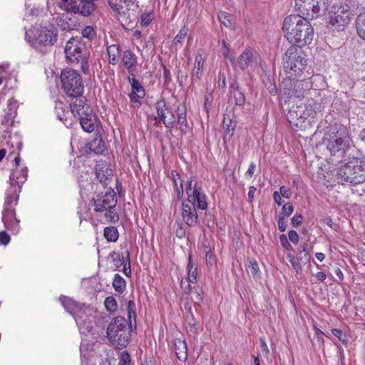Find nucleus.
<instances>
[{"label":"nucleus","mask_w":365,"mask_h":365,"mask_svg":"<svg viewBox=\"0 0 365 365\" xmlns=\"http://www.w3.org/2000/svg\"><path fill=\"white\" fill-rule=\"evenodd\" d=\"M309 19L297 15L287 16L283 22L282 30L284 37L296 47L302 48L309 45L314 36V31Z\"/></svg>","instance_id":"1"},{"label":"nucleus","mask_w":365,"mask_h":365,"mask_svg":"<svg viewBox=\"0 0 365 365\" xmlns=\"http://www.w3.org/2000/svg\"><path fill=\"white\" fill-rule=\"evenodd\" d=\"M324 143L330 155L339 160L345 156L352 140L345 126L334 124L325 133Z\"/></svg>","instance_id":"2"},{"label":"nucleus","mask_w":365,"mask_h":365,"mask_svg":"<svg viewBox=\"0 0 365 365\" xmlns=\"http://www.w3.org/2000/svg\"><path fill=\"white\" fill-rule=\"evenodd\" d=\"M9 148V155H16L14 159L15 168L12 169L9 176V186L6 190V192L11 193L16 192L17 196L19 197V193L21 191L23 184L26 181L28 177V169L26 166L20 165V156L19 152L22 148V143L17 135L10 138V140L6 142Z\"/></svg>","instance_id":"3"},{"label":"nucleus","mask_w":365,"mask_h":365,"mask_svg":"<svg viewBox=\"0 0 365 365\" xmlns=\"http://www.w3.org/2000/svg\"><path fill=\"white\" fill-rule=\"evenodd\" d=\"M132 331L131 322L123 317H114L107 328V337L110 343L118 349L125 348L130 340Z\"/></svg>","instance_id":"4"},{"label":"nucleus","mask_w":365,"mask_h":365,"mask_svg":"<svg viewBox=\"0 0 365 365\" xmlns=\"http://www.w3.org/2000/svg\"><path fill=\"white\" fill-rule=\"evenodd\" d=\"M284 71L289 78L301 76L307 68V59L302 48L292 45L283 57Z\"/></svg>","instance_id":"5"},{"label":"nucleus","mask_w":365,"mask_h":365,"mask_svg":"<svg viewBox=\"0 0 365 365\" xmlns=\"http://www.w3.org/2000/svg\"><path fill=\"white\" fill-rule=\"evenodd\" d=\"M337 178L350 184H360L365 181V158H352L340 166Z\"/></svg>","instance_id":"6"},{"label":"nucleus","mask_w":365,"mask_h":365,"mask_svg":"<svg viewBox=\"0 0 365 365\" xmlns=\"http://www.w3.org/2000/svg\"><path fill=\"white\" fill-rule=\"evenodd\" d=\"M116 204L117 197L113 190L96 195L91 201L93 210L96 212H104L106 220L111 223L119 220V215L115 210Z\"/></svg>","instance_id":"7"},{"label":"nucleus","mask_w":365,"mask_h":365,"mask_svg":"<svg viewBox=\"0 0 365 365\" xmlns=\"http://www.w3.org/2000/svg\"><path fill=\"white\" fill-rule=\"evenodd\" d=\"M16 192H6L2 210V221L6 229L12 233L17 234L20 230V220L16 217L14 207L17 205L19 196Z\"/></svg>","instance_id":"8"},{"label":"nucleus","mask_w":365,"mask_h":365,"mask_svg":"<svg viewBox=\"0 0 365 365\" xmlns=\"http://www.w3.org/2000/svg\"><path fill=\"white\" fill-rule=\"evenodd\" d=\"M62 88L68 97L82 96L84 86L81 75L76 70L66 68L61 71Z\"/></svg>","instance_id":"9"},{"label":"nucleus","mask_w":365,"mask_h":365,"mask_svg":"<svg viewBox=\"0 0 365 365\" xmlns=\"http://www.w3.org/2000/svg\"><path fill=\"white\" fill-rule=\"evenodd\" d=\"M327 0H295L297 16L309 19H315L322 16L327 10Z\"/></svg>","instance_id":"10"},{"label":"nucleus","mask_w":365,"mask_h":365,"mask_svg":"<svg viewBox=\"0 0 365 365\" xmlns=\"http://www.w3.org/2000/svg\"><path fill=\"white\" fill-rule=\"evenodd\" d=\"M262 58L257 51L247 47L238 56L237 66L240 70L251 73L260 66Z\"/></svg>","instance_id":"11"},{"label":"nucleus","mask_w":365,"mask_h":365,"mask_svg":"<svg viewBox=\"0 0 365 365\" xmlns=\"http://www.w3.org/2000/svg\"><path fill=\"white\" fill-rule=\"evenodd\" d=\"M155 110L157 115L155 116L154 119L156 124L163 123L169 129L175 126L176 123L175 110L165 99L161 98L157 101Z\"/></svg>","instance_id":"12"},{"label":"nucleus","mask_w":365,"mask_h":365,"mask_svg":"<svg viewBox=\"0 0 365 365\" xmlns=\"http://www.w3.org/2000/svg\"><path fill=\"white\" fill-rule=\"evenodd\" d=\"M96 318V312L90 307H83L74 317L81 334H93V328Z\"/></svg>","instance_id":"13"},{"label":"nucleus","mask_w":365,"mask_h":365,"mask_svg":"<svg viewBox=\"0 0 365 365\" xmlns=\"http://www.w3.org/2000/svg\"><path fill=\"white\" fill-rule=\"evenodd\" d=\"M185 190L187 200L185 202H190L202 210L207 209V196L202 191V187L197 186V182L195 180L191 178L187 180Z\"/></svg>","instance_id":"14"},{"label":"nucleus","mask_w":365,"mask_h":365,"mask_svg":"<svg viewBox=\"0 0 365 365\" xmlns=\"http://www.w3.org/2000/svg\"><path fill=\"white\" fill-rule=\"evenodd\" d=\"M64 51L66 58L71 63L77 62L78 58L88 54L85 43L73 37L67 41Z\"/></svg>","instance_id":"15"},{"label":"nucleus","mask_w":365,"mask_h":365,"mask_svg":"<svg viewBox=\"0 0 365 365\" xmlns=\"http://www.w3.org/2000/svg\"><path fill=\"white\" fill-rule=\"evenodd\" d=\"M58 31L53 25L41 26L36 31V43L45 46H53L57 41Z\"/></svg>","instance_id":"16"},{"label":"nucleus","mask_w":365,"mask_h":365,"mask_svg":"<svg viewBox=\"0 0 365 365\" xmlns=\"http://www.w3.org/2000/svg\"><path fill=\"white\" fill-rule=\"evenodd\" d=\"M299 106V109H302V115L304 117L303 120L306 129L316 122L317 113L322 110V106L312 100L308 103L300 104Z\"/></svg>","instance_id":"17"},{"label":"nucleus","mask_w":365,"mask_h":365,"mask_svg":"<svg viewBox=\"0 0 365 365\" xmlns=\"http://www.w3.org/2000/svg\"><path fill=\"white\" fill-rule=\"evenodd\" d=\"M70 98V109L73 116L78 118L83 115L88 116L92 113V108L88 104L86 103V100L83 95Z\"/></svg>","instance_id":"18"},{"label":"nucleus","mask_w":365,"mask_h":365,"mask_svg":"<svg viewBox=\"0 0 365 365\" xmlns=\"http://www.w3.org/2000/svg\"><path fill=\"white\" fill-rule=\"evenodd\" d=\"M351 15L347 6H341L330 17L329 23L333 26H336L339 29L340 27H344L349 24Z\"/></svg>","instance_id":"19"},{"label":"nucleus","mask_w":365,"mask_h":365,"mask_svg":"<svg viewBox=\"0 0 365 365\" xmlns=\"http://www.w3.org/2000/svg\"><path fill=\"white\" fill-rule=\"evenodd\" d=\"M181 217L183 222L188 226H195L198 221V215L195 205L190 202H182Z\"/></svg>","instance_id":"20"},{"label":"nucleus","mask_w":365,"mask_h":365,"mask_svg":"<svg viewBox=\"0 0 365 365\" xmlns=\"http://www.w3.org/2000/svg\"><path fill=\"white\" fill-rule=\"evenodd\" d=\"M287 117L292 126L299 128L300 130L305 129L303 120L304 117L302 115V109H299V105L292 106L288 111Z\"/></svg>","instance_id":"21"},{"label":"nucleus","mask_w":365,"mask_h":365,"mask_svg":"<svg viewBox=\"0 0 365 365\" xmlns=\"http://www.w3.org/2000/svg\"><path fill=\"white\" fill-rule=\"evenodd\" d=\"M121 65L127 70L130 76L133 75L138 65L136 55L130 50H125L122 55Z\"/></svg>","instance_id":"22"},{"label":"nucleus","mask_w":365,"mask_h":365,"mask_svg":"<svg viewBox=\"0 0 365 365\" xmlns=\"http://www.w3.org/2000/svg\"><path fill=\"white\" fill-rule=\"evenodd\" d=\"M205 61V57L203 55L202 50H198L195 55L194 67L191 73L192 81H198L203 73V66Z\"/></svg>","instance_id":"23"},{"label":"nucleus","mask_w":365,"mask_h":365,"mask_svg":"<svg viewBox=\"0 0 365 365\" xmlns=\"http://www.w3.org/2000/svg\"><path fill=\"white\" fill-rule=\"evenodd\" d=\"M19 105L18 102L13 98L8 101L7 107L5 109V113L2 124L6 125L12 126L14 122V118L17 114V109Z\"/></svg>","instance_id":"24"},{"label":"nucleus","mask_w":365,"mask_h":365,"mask_svg":"<svg viewBox=\"0 0 365 365\" xmlns=\"http://www.w3.org/2000/svg\"><path fill=\"white\" fill-rule=\"evenodd\" d=\"M87 146L91 151L98 155L103 154L106 150V144L98 130H97L95 137L88 143Z\"/></svg>","instance_id":"25"},{"label":"nucleus","mask_w":365,"mask_h":365,"mask_svg":"<svg viewBox=\"0 0 365 365\" xmlns=\"http://www.w3.org/2000/svg\"><path fill=\"white\" fill-rule=\"evenodd\" d=\"M59 300L66 312L71 314L73 317L76 316L80 310L83 309V307H86L65 296L60 297Z\"/></svg>","instance_id":"26"},{"label":"nucleus","mask_w":365,"mask_h":365,"mask_svg":"<svg viewBox=\"0 0 365 365\" xmlns=\"http://www.w3.org/2000/svg\"><path fill=\"white\" fill-rule=\"evenodd\" d=\"M292 86L294 88L295 98H302L305 92L309 91L312 87V82L309 78L296 81L292 80Z\"/></svg>","instance_id":"27"},{"label":"nucleus","mask_w":365,"mask_h":365,"mask_svg":"<svg viewBox=\"0 0 365 365\" xmlns=\"http://www.w3.org/2000/svg\"><path fill=\"white\" fill-rule=\"evenodd\" d=\"M82 129L87 133H91L96 129L95 122L97 118L93 115V112L88 116L83 115L78 118Z\"/></svg>","instance_id":"28"},{"label":"nucleus","mask_w":365,"mask_h":365,"mask_svg":"<svg viewBox=\"0 0 365 365\" xmlns=\"http://www.w3.org/2000/svg\"><path fill=\"white\" fill-rule=\"evenodd\" d=\"M292 78L287 76V78L284 80L281 84L280 91L282 96L285 99L295 98V91L294 86H292Z\"/></svg>","instance_id":"29"},{"label":"nucleus","mask_w":365,"mask_h":365,"mask_svg":"<svg viewBox=\"0 0 365 365\" xmlns=\"http://www.w3.org/2000/svg\"><path fill=\"white\" fill-rule=\"evenodd\" d=\"M236 125V121L232 120L230 115H225L222 121V126L225 130V137H229L230 138H231L233 136Z\"/></svg>","instance_id":"30"},{"label":"nucleus","mask_w":365,"mask_h":365,"mask_svg":"<svg viewBox=\"0 0 365 365\" xmlns=\"http://www.w3.org/2000/svg\"><path fill=\"white\" fill-rule=\"evenodd\" d=\"M126 0H109L108 4L113 12L115 14V17L120 20V17L125 16L126 14L127 9L123 6Z\"/></svg>","instance_id":"31"},{"label":"nucleus","mask_w":365,"mask_h":365,"mask_svg":"<svg viewBox=\"0 0 365 365\" xmlns=\"http://www.w3.org/2000/svg\"><path fill=\"white\" fill-rule=\"evenodd\" d=\"M120 47L118 45L112 44L107 48L108 62L111 65H116L120 57Z\"/></svg>","instance_id":"32"},{"label":"nucleus","mask_w":365,"mask_h":365,"mask_svg":"<svg viewBox=\"0 0 365 365\" xmlns=\"http://www.w3.org/2000/svg\"><path fill=\"white\" fill-rule=\"evenodd\" d=\"M128 81L132 88V92L135 93L139 98H144L145 95V90L140 82L135 78L134 74L129 76Z\"/></svg>","instance_id":"33"},{"label":"nucleus","mask_w":365,"mask_h":365,"mask_svg":"<svg viewBox=\"0 0 365 365\" xmlns=\"http://www.w3.org/2000/svg\"><path fill=\"white\" fill-rule=\"evenodd\" d=\"M356 29L358 36L365 41V12L358 15L356 20Z\"/></svg>","instance_id":"34"},{"label":"nucleus","mask_w":365,"mask_h":365,"mask_svg":"<svg viewBox=\"0 0 365 365\" xmlns=\"http://www.w3.org/2000/svg\"><path fill=\"white\" fill-rule=\"evenodd\" d=\"M58 6L62 10L68 13L75 14L76 11H78L76 0H61Z\"/></svg>","instance_id":"35"},{"label":"nucleus","mask_w":365,"mask_h":365,"mask_svg":"<svg viewBox=\"0 0 365 365\" xmlns=\"http://www.w3.org/2000/svg\"><path fill=\"white\" fill-rule=\"evenodd\" d=\"M103 235L108 242H115L118 240L119 233L118 229L114 226L105 227Z\"/></svg>","instance_id":"36"},{"label":"nucleus","mask_w":365,"mask_h":365,"mask_svg":"<svg viewBox=\"0 0 365 365\" xmlns=\"http://www.w3.org/2000/svg\"><path fill=\"white\" fill-rule=\"evenodd\" d=\"M112 284L114 289L121 294L125 289L126 282L119 274H115L113 277Z\"/></svg>","instance_id":"37"},{"label":"nucleus","mask_w":365,"mask_h":365,"mask_svg":"<svg viewBox=\"0 0 365 365\" xmlns=\"http://www.w3.org/2000/svg\"><path fill=\"white\" fill-rule=\"evenodd\" d=\"M218 19L225 27L231 28L234 24L235 18L231 14L220 11L217 15Z\"/></svg>","instance_id":"38"},{"label":"nucleus","mask_w":365,"mask_h":365,"mask_svg":"<svg viewBox=\"0 0 365 365\" xmlns=\"http://www.w3.org/2000/svg\"><path fill=\"white\" fill-rule=\"evenodd\" d=\"M178 128L185 132L187 128V121L186 118V112L185 110H181L180 107L178 108Z\"/></svg>","instance_id":"39"},{"label":"nucleus","mask_w":365,"mask_h":365,"mask_svg":"<svg viewBox=\"0 0 365 365\" xmlns=\"http://www.w3.org/2000/svg\"><path fill=\"white\" fill-rule=\"evenodd\" d=\"M307 244L301 245L297 250V260L305 264L309 260V252L307 250Z\"/></svg>","instance_id":"40"},{"label":"nucleus","mask_w":365,"mask_h":365,"mask_svg":"<svg viewBox=\"0 0 365 365\" xmlns=\"http://www.w3.org/2000/svg\"><path fill=\"white\" fill-rule=\"evenodd\" d=\"M247 272L250 274L254 278H260V270L257 262L255 259H250L249 264L247 268Z\"/></svg>","instance_id":"41"},{"label":"nucleus","mask_w":365,"mask_h":365,"mask_svg":"<svg viewBox=\"0 0 365 365\" xmlns=\"http://www.w3.org/2000/svg\"><path fill=\"white\" fill-rule=\"evenodd\" d=\"M191 301L195 304L200 305L203 301L202 290L199 287H194L191 291Z\"/></svg>","instance_id":"42"},{"label":"nucleus","mask_w":365,"mask_h":365,"mask_svg":"<svg viewBox=\"0 0 365 365\" xmlns=\"http://www.w3.org/2000/svg\"><path fill=\"white\" fill-rule=\"evenodd\" d=\"M188 32V27L183 26L181 27L180 31L173 39V43L177 47H180L182 41L187 36Z\"/></svg>","instance_id":"43"},{"label":"nucleus","mask_w":365,"mask_h":365,"mask_svg":"<svg viewBox=\"0 0 365 365\" xmlns=\"http://www.w3.org/2000/svg\"><path fill=\"white\" fill-rule=\"evenodd\" d=\"M109 257L112 259L113 266L118 269L120 267L125 263L124 255L120 253L113 252L109 255Z\"/></svg>","instance_id":"44"},{"label":"nucleus","mask_w":365,"mask_h":365,"mask_svg":"<svg viewBox=\"0 0 365 365\" xmlns=\"http://www.w3.org/2000/svg\"><path fill=\"white\" fill-rule=\"evenodd\" d=\"M187 277L188 280L191 283H195L197 281V268L194 267L191 264V257H189L187 264Z\"/></svg>","instance_id":"45"},{"label":"nucleus","mask_w":365,"mask_h":365,"mask_svg":"<svg viewBox=\"0 0 365 365\" xmlns=\"http://www.w3.org/2000/svg\"><path fill=\"white\" fill-rule=\"evenodd\" d=\"M104 304L106 309L110 312H115L117 309V302L112 296L108 297L105 299Z\"/></svg>","instance_id":"46"},{"label":"nucleus","mask_w":365,"mask_h":365,"mask_svg":"<svg viewBox=\"0 0 365 365\" xmlns=\"http://www.w3.org/2000/svg\"><path fill=\"white\" fill-rule=\"evenodd\" d=\"M111 175V170H107L106 175L101 170L96 172V178L103 185H107L110 182L109 176Z\"/></svg>","instance_id":"47"},{"label":"nucleus","mask_w":365,"mask_h":365,"mask_svg":"<svg viewBox=\"0 0 365 365\" xmlns=\"http://www.w3.org/2000/svg\"><path fill=\"white\" fill-rule=\"evenodd\" d=\"M125 254L126 255V259L125 261V263L123 265V272L125 276L130 277L131 275L130 252L128 251H125Z\"/></svg>","instance_id":"48"},{"label":"nucleus","mask_w":365,"mask_h":365,"mask_svg":"<svg viewBox=\"0 0 365 365\" xmlns=\"http://www.w3.org/2000/svg\"><path fill=\"white\" fill-rule=\"evenodd\" d=\"M118 365H131V359L128 351L121 352Z\"/></svg>","instance_id":"49"},{"label":"nucleus","mask_w":365,"mask_h":365,"mask_svg":"<svg viewBox=\"0 0 365 365\" xmlns=\"http://www.w3.org/2000/svg\"><path fill=\"white\" fill-rule=\"evenodd\" d=\"M95 31L91 26H86L81 31L83 37L92 40L95 36Z\"/></svg>","instance_id":"50"},{"label":"nucleus","mask_w":365,"mask_h":365,"mask_svg":"<svg viewBox=\"0 0 365 365\" xmlns=\"http://www.w3.org/2000/svg\"><path fill=\"white\" fill-rule=\"evenodd\" d=\"M331 334L337 337L339 341H341L343 344H346L347 341V336L346 334H343L342 331L339 329L333 328L331 329Z\"/></svg>","instance_id":"51"},{"label":"nucleus","mask_w":365,"mask_h":365,"mask_svg":"<svg viewBox=\"0 0 365 365\" xmlns=\"http://www.w3.org/2000/svg\"><path fill=\"white\" fill-rule=\"evenodd\" d=\"M222 53L225 58L229 59L230 61H234V58L225 40L222 41Z\"/></svg>","instance_id":"52"},{"label":"nucleus","mask_w":365,"mask_h":365,"mask_svg":"<svg viewBox=\"0 0 365 365\" xmlns=\"http://www.w3.org/2000/svg\"><path fill=\"white\" fill-rule=\"evenodd\" d=\"M127 310L128 319L131 322L132 318L135 319V304L133 301L130 300L128 302Z\"/></svg>","instance_id":"53"},{"label":"nucleus","mask_w":365,"mask_h":365,"mask_svg":"<svg viewBox=\"0 0 365 365\" xmlns=\"http://www.w3.org/2000/svg\"><path fill=\"white\" fill-rule=\"evenodd\" d=\"M74 63H80L82 71L84 73H88L89 68L88 63V54H86L81 58H78V61L75 62Z\"/></svg>","instance_id":"54"},{"label":"nucleus","mask_w":365,"mask_h":365,"mask_svg":"<svg viewBox=\"0 0 365 365\" xmlns=\"http://www.w3.org/2000/svg\"><path fill=\"white\" fill-rule=\"evenodd\" d=\"M279 241L282 244V247L286 250H290L292 249V246L290 244L286 235L282 234L279 236Z\"/></svg>","instance_id":"55"},{"label":"nucleus","mask_w":365,"mask_h":365,"mask_svg":"<svg viewBox=\"0 0 365 365\" xmlns=\"http://www.w3.org/2000/svg\"><path fill=\"white\" fill-rule=\"evenodd\" d=\"M294 211V207L292 205L290 202H287L285 205H284L282 210V217H289Z\"/></svg>","instance_id":"56"},{"label":"nucleus","mask_w":365,"mask_h":365,"mask_svg":"<svg viewBox=\"0 0 365 365\" xmlns=\"http://www.w3.org/2000/svg\"><path fill=\"white\" fill-rule=\"evenodd\" d=\"M173 183L176 187L177 197L178 199H181L184 194L182 181H180V185L178 186L177 183V180L175 179V175H173Z\"/></svg>","instance_id":"57"},{"label":"nucleus","mask_w":365,"mask_h":365,"mask_svg":"<svg viewBox=\"0 0 365 365\" xmlns=\"http://www.w3.org/2000/svg\"><path fill=\"white\" fill-rule=\"evenodd\" d=\"M11 240L10 235L6 231L0 232V244L7 245Z\"/></svg>","instance_id":"58"},{"label":"nucleus","mask_w":365,"mask_h":365,"mask_svg":"<svg viewBox=\"0 0 365 365\" xmlns=\"http://www.w3.org/2000/svg\"><path fill=\"white\" fill-rule=\"evenodd\" d=\"M187 320H188V326H189V331H192L193 333L197 332V327H196V319L192 316V317H190V316H187Z\"/></svg>","instance_id":"59"},{"label":"nucleus","mask_w":365,"mask_h":365,"mask_svg":"<svg viewBox=\"0 0 365 365\" xmlns=\"http://www.w3.org/2000/svg\"><path fill=\"white\" fill-rule=\"evenodd\" d=\"M9 68V63H3L0 65V85L2 84L3 79L5 78V74L6 73Z\"/></svg>","instance_id":"60"},{"label":"nucleus","mask_w":365,"mask_h":365,"mask_svg":"<svg viewBox=\"0 0 365 365\" xmlns=\"http://www.w3.org/2000/svg\"><path fill=\"white\" fill-rule=\"evenodd\" d=\"M152 21L150 14L145 13L141 16V24L144 26H148Z\"/></svg>","instance_id":"61"},{"label":"nucleus","mask_w":365,"mask_h":365,"mask_svg":"<svg viewBox=\"0 0 365 365\" xmlns=\"http://www.w3.org/2000/svg\"><path fill=\"white\" fill-rule=\"evenodd\" d=\"M288 237H289L288 240H289L294 244L298 243L299 235L295 230H290L288 233Z\"/></svg>","instance_id":"62"},{"label":"nucleus","mask_w":365,"mask_h":365,"mask_svg":"<svg viewBox=\"0 0 365 365\" xmlns=\"http://www.w3.org/2000/svg\"><path fill=\"white\" fill-rule=\"evenodd\" d=\"M279 194L287 199H289L292 196V192L289 189L287 188L285 186H281L279 187Z\"/></svg>","instance_id":"63"},{"label":"nucleus","mask_w":365,"mask_h":365,"mask_svg":"<svg viewBox=\"0 0 365 365\" xmlns=\"http://www.w3.org/2000/svg\"><path fill=\"white\" fill-rule=\"evenodd\" d=\"M302 216L301 215L295 214L292 218V224L294 227H297L302 224Z\"/></svg>","instance_id":"64"}]
</instances>
